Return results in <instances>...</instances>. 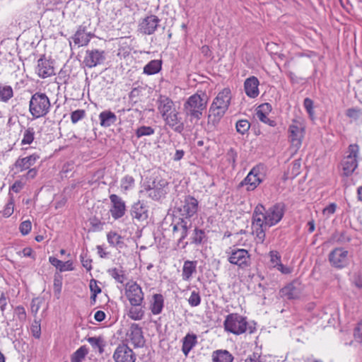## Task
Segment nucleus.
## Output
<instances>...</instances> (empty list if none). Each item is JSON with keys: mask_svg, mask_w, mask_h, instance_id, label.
Instances as JSON below:
<instances>
[{"mask_svg": "<svg viewBox=\"0 0 362 362\" xmlns=\"http://www.w3.org/2000/svg\"><path fill=\"white\" fill-rule=\"evenodd\" d=\"M157 105L158 112L164 120L165 124L174 132L182 133L185 129V124L174 102L165 95H160Z\"/></svg>", "mask_w": 362, "mask_h": 362, "instance_id": "f257e3e1", "label": "nucleus"}, {"mask_svg": "<svg viewBox=\"0 0 362 362\" xmlns=\"http://www.w3.org/2000/svg\"><path fill=\"white\" fill-rule=\"evenodd\" d=\"M231 100L230 90L229 88H224L218 93L214 98L209 110L208 122L213 125L219 122L228 109Z\"/></svg>", "mask_w": 362, "mask_h": 362, "instance_id": "f03ea898", "label": "nucleus"}, {"mask_svg": "<svg viewBox=\"0 0 362 362\" xmlns=\"http://www.w3.org/2000/svg\"><path fill=\"white\" fill-rule=\"evenodd\" d=\"M206 96H202L196 93L191 95L184 104V111L186 116L189 117L190 120H199L201 119L203 111L206 107Z\"/></svg>", "mask_w": 362, "mask_h": 362, "instance_id": "7ed1b4c3", "label": "nucleus"}, {"mask_svg": "<svg viewBox=\"0 0 362 362\" xmlns=\"http://www.w3.org/2000/svg\"><path fill=\"white\" fill-rule=\"evenodd\" d=\"M51 103L45 93L36 92L29 102V112L33 118L37 119L46 116L50 110Z\"/></svg>", "mask_w": 362, "mask_h": 362, "instance_id": "20e7f679", "label": "nucleus"}, {"mask_svg": "<svg viewBox=\"0 0 362 362\" xmlns=\"http://www.w3.org/2000/svg\"><path fill=\"white\" fill-rule=\"evenodd\" d=\"M169 183L163 178H156L151 184L144 186V191L149 198L155 201H160L165 198L169 192Z\"/></svg>", "mask_w": 362, "mask_h": 362, "instance_id": "39448f33", "label": "nucleus"}, {"mask_svg": "<svg viewBox=\"0 0 362 362\" xmlns=\"http://www.w3.org/2000/svg\"><path fill=\"white\" fill-rule=\"evenodd\" d=\"M223 326L226 332L240 335L246 332L247 322L245 317L238 313H231L226 316Z\"/></svg>", "mask_w": 362, "mask_h": 362, "instance_id": "423d86ee", "label": "nucleus"}, {"mask_svg": "<svg viewBox=\"0 0 362 362\" xmlns=\"http://www.w3.org/2000/svg\"><path fill=\"white\" fill-rule=\"evenodd\" d=\"M305 124L299 119H293L288 127V140L291 147L297 151L302 144L303 139L305 135Z\"/></svg>", "mask_w": 362, "mask_h": 362, "instance_id": "0eeeda50", "label": "nucleus"}, {"mask_svg": "<svg viewBox=\"0 0 362 362\" xmlns=\"http://www.w3.org/2000/svg\"><path fill=\"white\" fill-rule=\"evenodd\" d=\"M199 202L197 199L192 196H185L184 199L177 204L176 209L180 214L179 219L191 218L196 215L198 211Z\"/></svg>", "mask_w": 362, "mask_h": 362, "instance_id": "6e6552de", "label": "nucleus"}, {"mask_svg": "<svg viewBox=\"0 0 362 362\" xmlns=\"http://www.w3.org/2000/svg\"><path fill=\"white\" fill-rule=\"evenodd\" d=\"M125 296L131 305H141L144 300L142 288L135 281H129L126 284Z\"/></svg>", "mask_w": 362, "mask_h": 362, "instance_id": "1a4fd4ad", "label": "nucleus"}, {"mask_svg": "<svg viewBox=\"0 0 362 362\" xmlns=\"http://www.w3.org/2000/svg\"><path fill=\"white\" fill-rule=\"evenodd\" d=\"M285 212V206L283 203H276L269 207L264 208V219L266 220V224L272 227L277 224L283 218Z\"/></svg>", "mask_w": 362, "mask_h": 362, "instance_id": "9d476101", "label": "nucleus"}, {"mask_svg": "<svg viewBox=\"0 0 362 362\" xmlns=\"http://www.w3.org/2000/svg\"><path fill=\"white\" fill-rule=\"evenodd\" d=\"M173 232L174 234H177L179 238L177 240V245L182 244V248L185 249L189 244L188 242H184V240L187 237L189 230L192 227V221L187 219H179L178 221L172 224Z\"/></svg>", "mask_w": 362, "mask_h": 362, "instance_id": "9b49d317", "label": "nucleus"}, {"mask_svg": "<svg viewBox=\"0 0 362 362\" xmlns=\"http://www.w3.org/2000/svg\"><path fill=\"white\" fill-rule=\"evenodd\" d=\"M105 59L106 56L104 50L98 49H87L83 63L86 67L91 69L103 64Z\"/></svg>", "mask_w": 362, "mask_h": 362, "instance_id": "f8f14e48", "label": "nucleus"}, {"mask_svg": "<svg viewBox=\"0 0 362 362\" xmlns=\"http://www.w3.org/2000/svg\"><path fill=\"white\" fill-rule=\"evenodd\" d=\"M160 19L156 15H148L139 21L138 30L144 35H152L157 30Z\"/></svg>", "mask_w": 362, "mask_h": 362, "instance_id": "ddd939ff", "label": "nucleus"}, {"mask_svg": "<svg viewBox=\"0 0 362 362\" xmlns=\"http://www.w3.org/2000/svg\"><path fill=\"white\" fill-rule=\"evenodd\" d=\"M348 251L342 247L334 249L329 255V261L332 266L341 269L349 264Z\"/></svg>", "mask_w": 362, "mask_h": 362, "instance_id": "4468645a", "label": "nucleus"}, {"mask_svg": "<svg viewBox=\"0 0 362 362\" xmlns=\"http://www.w3.org/2000/svg\"><path fill=\"white\" fill-rule=\"evenodd\" d=\"M35 72L40 78H46L55 74L54 62L45 55L37 60V64L35 68Z\"/></svg>", "mask_w": 362, "mask_h": 362, "instance_id": "2eb2a0df", "label": "nucleus"}, {"mask_svg": "<svg viewBox=\"0 0 362 362\" xmlns=\"http://www.w3.org/2000/svg\"><path fill=\"white\" fill-rule=\"evenodd\" d=\"M110 200L111 203L110 212L112 217L115 220L122 218L126 212L125 202L120 197L115 194L110 196Z\"/></svg>", "mask_w": 362, "mask_h": 362, "instance_id": "dca6fc26", "label": "nucleus"}, {"mask_svg": "<svg viewBox=\"0 0 362 362\" xmlns=\"http://www.w3.org/2000/svg\"><path fill=\"white\" fill-rule=\"evenodd\" d=\"M250 256L247 250L245 249H233L228 257V261L233 264H236L240 267L249 266Z\"/></svg>", "mask_w": 362, "mask_h": 362, "instance_id": "f3484780", "label": "nucleus"}, {"mask_svg": "<svg viewBox=\"0 0 362 362\" xmlns=\"http://www.w3.org/2000/svg\"><path fill=\"white\" fill-rule=\"evenodd\" d=\"M113 358L115 362H135L136 356L127 344H122L117 347Z\"/></svg>", "mask_w": 362, "mask_h": 362, "instance_id": "a211bd4d", "label": "nucleus"}, {"mask_svg": "<svg viewBox=\"0 0 362 362\" xmlns=\"http://www.w3.org/2000/svg\"><path fill=\"white\" fill-rule=\"evenodd\" d=\"M261 175L259 167H254L240 185L247 186V191L254 190L262 182Z\"/></svg>", "mask_w": 362, "mask_h": 362, "instance_id": "6ab92c4d", "label": "nucleus"}, {"mask_svg": "<svg viewBox=\"0 0 362 362\" xmlns=\"http://www.w3.org/2000/svg\"><path fill=\"white\" fill-rule=\"evenodd\" d=\"M133 218L139 221H146L148 217V209L147 205L140 201L134 203L130 210Z\"/></svg>", "mask_w": 362, "mask_h": 362, "instance_id": "aec40b11", "label": "nucleus"}, {"mask_svg": "<svg viewBox=\"0 0 362 362\" xmlns=\"http://www.w3.org/2000/svg\"><path fill=\"white\" fill-rule=\"evenodd\" d=\"M40 159V156L37 153H33L28 156L18 158L14 163V167L18 172H23L33 166Z\"/></svg>", "mask_w": 362, "mask_h": 362, "instance_id": "412c9836", "label": "nucleus"}, {"mask_svg": "<svg viewBox=\"0 0 362 362\" xmlns=\"http://www.w3.org/2000/svg\"><path fill=\"white\" fill-rule=\"evenodd\" d=\"M281 296L288 299H296L300 297L301 286L298 281H293L281 290Z\"/></svg>", "mask_w": 362, "mask_h": 362, "instance_id": "4be33fe9", "label": "nucleus"}, {"mask_svg": "<svg viewBox=\"0 0 362 362\" xmlns=\"http://www.w3.org/2000/svg\"><path fill=\"white\" fill-rule=\"evenodd\" d=\"M259 81L257 77L252 76L247 78L244 82L245 94L251 98H257L259 94Z\"/></svg>", "mask_w": 362, "mask_h": 362, "instance_id": "5701e85b", "label": "nucleus"}, {"mask_svg": "<svg viewBox=\"0 0 362 362\" xmlns=\"http://www.w3.org/2000/svg\"><path fill=\"white\" fill-rule=\"evenodd\" d=\"M92 36L93 35L90 33H86V27L81 25L78 28L74 35L72 37V40L74 44L77 45L78 47L86 46L90 42Z\"/></svg>", "mask_w": 362, "mask_h": 362, "instance_id": "b1692460", "label": "nucleus"}, {"mask_svg": "<svg viewBox=\"0 0 362 362\" xmlns=\"http://www.w3.org/2000/svg\"><path fill=\"white\" fill-rule=\"evenodd\" d=\"M342 175L349 177L352 175L358 167V160L351 156H346L341 163Z\"/></svg>", "mask_w": 362, "mask_h": 362, "instance_id": "393cba45", "label": "nucleus"}, {"mask_svg": "<svg viewBox=\"0 0 362 362\" xmlns=\"http://www.w3.org/2000/svg\"><path fill=\"white\" fill-rule=\"evenodd\" d=\"M271 110V105L269 103H264L258 107L256 115L257 117L261 122L267 124L271 127H274L276 125V122L274 120L270 119L267 115V112H270Z\"/></svg>", "mask_w": 362, "mask_h": 362, "instance_id": "a878e982", "label": "nucleus"}, {"mask_svg": "<svg viewBox=\"0 0 362 362\" xmlns=\"http://www.w3.org/2000/svg\"><path fill=\"white\" fill-rule=\"evenodd\" d=\"M264 206L262 204L257 205L253 211L252 218V226H269L266 224V220L264 219Z\"/></svg>", "mask_w": 362, "mask_h": 362, "instance_id": "bb28decb", "label": "nucleus"}, {"mask_svg": "<svg viewBox=\"0 0 362 362\" xmlns=\"http://www.w3.org/2000/svg\"><path fill=\"white\" fill-rule=\"evenodd\" d=\"M189 244L194 245H204L207 241L206 232L198 227H194L193 233L189 238Z\"/></svg>", "mask_w": 362, "mask_h": 362, "instance_id": "cd10ccee", "label": "nucleus"}, {"mask_svg": "<svg viewBox=\"0 0 362 362\" xmlns=\"http://www.w3.org/2000/svg\"><path fill=\"white\" fill-rule=\"evenodd\" d=\"M197 261L186 260L182 267V278L184 281H189L192 275L197 272Z\"/></svg>", "mask_w": 362, "mask_h": 362, "instance_id": "c85d7f7f", "label": "nucleus"}, {"mask_svg": "<svg viewBox=\"0 0 362 362\" xmlns=\"http://www.w3.org/2000/svg\"><path fill=\"white\" fill-rule=\"evenodd\" d=\"M345 115L349 119L351 123L362 125V109L358 107L348 108Z\"/></svg>", "mask_w": 362, "mask_h": 362, "instance_id": "c756f323", "label": "nucleus"}, {"mask_svg": "<svg viewBox=\"0 0 362 362\" xmlns=\"http://www.w3.org/2000/svg\"><path fill=\"white\" fill-rule=\"evenodd\" d=\"M197 337L194 334H187L182 339V351L187 356L197 343Z\"/></svg>", "mask_w": 362, "mask_h": 362, "instance_id": "7c9ffc66", "label": "nucleus"}, {"mask_svg": "<svg viewBox=\"0 0 362 362\" xmlns=\"http://www.w3.org/2000/svg\"><path fill=\"white\" fill-rule=\"evenodd\" d=\"M164 306V298L163 295L156 293L153 296V300L150 305V309L153 315L161 313Z\"/></svg>", "mask_w": 362, "mask_h": 362, "instance_id": "2f4dec72", "label": "nucleus"}, {"mask_svg": "<svg viewBox=\"0 0 362 362\" xmlns=\"http://www.w3.org/2000/svg\"><path fill=\"white\" fill-rule=\"evenodd\" d=\"M100 124L102 127H109L117 121V117L111 111H103L99 115Z\"/></svg>", "mask_w": 362, "mask_h": 362, "instance_id": "473e14b6", "label": "nucleus"}, {"mask_svg": "<svg viewBox=\"0 0 362 362\" xmlns=\"http://www.w3.org/2000/svg\"><path fill=\"white\" fill-rule=\"evenodd\" d=\"M49 262L60 272L74 270L73 262L70 260L62 262L54 257H49Z\"/></svg>", "mask_w": 362, "mask_h": 362, "instance_id": "72a5a7b5", "label": "nucleus"}, {"mask_svg": "<svg viewBox=\"0 0 362 362\" xmlns=\"http://www.w3.org/2000/svg\"><path fill=\"white\" fill-rule=\"evenodd\" d=\"M213 362H233V356L227 350H216L212 354Z\"/></svg>", "mask_w": 362, "mask_h": 362, "instance_id": "f704fd0d", "label": "nucleus"}, {"mask_svg": "<svg viewBox=\"0 0 362 362\" xmlns=\"http://www.w3.org/2000/svg\"><path fill=\"white\" fill-rule=\"evenodd\" d=\"M131 339L137 346H141L144 342L141 328L137 324L131 326Z\"/></svg>", "mask_w": 362, "mask_h": 362, "instance_id": "c9c22d12", "label": "nucleus"}, {"mask_svg": "<svg viewBox=\"0 0 362 362\" xmlns=\"http://www.w3.org/2000/svg\"><path fill=\"white\" fill-rule=\"evenodd\" d=\"M162 68V61L158 59H154L150 61L144 67V74L146 75H153L158 73Z\"/></svg>", "mask_w": 362, "mask_h": 362, "instance_id": "e433bc0d", "label": "nucleus"}, {"mask_svg": "<svg viewBox=\"0 0 362 362\" xmlns=\"http://www.w3.org/2000/svg\"><path fill=\"white\" fill-rule=\"evenodd\" d=\"M252 234L255 237L256 243L258 244H262L264 243L266 238V230L269 226H252Z\"/></svg>", "mask_w": 362, "mask_h": 362, "instance_id": "4c0bfd02", "label": "nucleus"}, {"mask_svg": "<svg viewBox=\"0 0 362 362\" xmlns=\"http://www.w3.org/2000/svg\"><path fill=\"white\" fill-rule=\"evenodd\" d=\"M108 243L112 247L122 248L124 245L122 238L120 235L115 231H110L107 235Z\"/></svg>", "mask_w": 362, "mask_h": 362, "instance_id": "58836bf2", "label": "nucleus"}, {"mask_svg": "<svg viewBox=\"0 0 362 362\" xmlns=\"http://www.w3.org/2000/svg\"><path fill=\"white\" fill-rule=\"evenodd\" d=\"M87 341L92 346L93 349H98L99 352L102 354L104 351V347L105 346V342L103 337H91L87 338Z\"/></svg>", "mask_w": 362, "mask_h": 362, "instance_id": "ea45409f", "label": "nucleus"}, {"mask_svg": "<svg viewBox=\"0 0 362 362\" xmlns=\"http://www.w3.org/2000/svg\"><path fill=\"white\" fill-rule=\"evenodd\" d=\"M35 132L33 127H28L23 131V139L21 140V144L22 146L24 145H30L31 144L35 139Z\"/></svg>", "mask_w": 362, "mask_h": 362, "instance_id": "a19ab883", "label": "nucleus"}, {"mask_svg": "<svg viewBox=\"0 0 362 362\" xmlns=\"http://www.w3.org/2000/svg\"><path fill=\"white\" fill-rule=\"evenodd\" d=\"M88 354V349L86 346H81L71 356V362H81Z\"/></svg>", "mask_w": 362, "mask_h": 362, "instance_id": "79ce46f5", "label": "nucleus"}, {"mask_svg": "<svg viewBox=\"0 0 362 362\" xmlns=\"http://www.w3.org/2000/svg\"><path fill=\"white\" fill-rule=\"evenodd\" d=\"M140 306L141 305H132L128 313L129 317L134 320H141L144 315V310Z\"/></svg>", "mask_w": 362, "mask_h": 362, "instance_id": "37998d69", "label": "nucleus"}, {"mask_svg": "<svg viewBox=\"0 0 362 362\" xmlns=\"http://www.w3.org/2000/svg\"><path fill=\"white\" fill-rule=\"evenodd\" d=\"M13 95V88L10 86H3L0 83V100L7 102Z\"/></svg>", "mask_w": 362, "mask_h": 362, "instance_id": "c03bdc74", "label": "nucleus"}, {"mask_svg": "<svg viewBox=\"0 0 362 362\" xmlns=\"http://www.w3.org/2000/svg\"><path fill=\"white\" fill-rule=\"evenodd\" d=\"M107 273L117 282L122 284L126 279L124 272L117 268H112L107 270Z\"/></svg>", "mask_w": 362, "mask_h": 362, "instance_id": "a18cd8bd", "label": "nucleus"}, {"mask_svg": "<svg viewBox=\"0 0 362 362\" xmlns=\"http://www.w3.org/2000/svg\"><path fill=\"white\" fill-rule=\"evenodd\" d=\"M250 124L247 119H240L235 124V128L238 133L245 134L250 129Z\"/></svg>", "mask_w": 362, "mask_h": 362, "instance_id": "49530a36", "label": "nucleus"}, {"mask_svg": "<svg viewBox=\"0 0 362 362\" xmlns=\"http://www.w3.org/2000/svg\"><path fill=\"white\" fill-rule=\"evenodd\" d=\"M155 133L153 128L149 126H141L136 131V136L141 138L144 136H151Z\"/></svg>", "mask_w": 362, "mask_h": 362, "instance_id": "de8ad7c7", "label": "nucleus"}, {"mask_svg": "<svg viewBox=\"0 0 362 362\" xmlns=\"http://www.w3.org/2000/svg\"><path fill=\"white\" fill-rule=\"evenodd\" d=\"M134 185V179L132 176L126 175L121 180V188L124 191H127L132 188Z\"/></svg>", "mask_w": 362, "mask_h": 362, "instance_id": "09e8293b", "label": "nucleus"}, {"mask_svg": "<svg viewBox=\"0 0 362 362\" xmlns=\"http://www.w3.org/2000/svg\"><path fill=\"white\" fill-rule=\"evenodd\" d=\"M89 287L91 292L90 299L95 301L97 295L101 293V288L98 285V281L93 279L90 281Z\"/></svg>", "mask_w": 362, "mask_h": 362, "instance_id": "8fccbe9b", "label": "nucleus"}, {"mask_svg": "<svg viewBox=\"0 0 362 362\" xmlns=\"http://www.w3.org/2000/svg\"><path fill=\"white\" fill-rule=\"evenodd\" d=\"M188 303L192 307L198 306L201 303V297L198 291H193L188 299Z\"/></svg>", "mask_w": 362, "mask_h": 362, "instance_id": "3c124183", "label": "nucleus"}, {"mask_svg": "<svg viewBox=\"0 0 362 362\" xmlns=\"http://www.w3.org/2000/svg\"><path fill=\"white\" fill-rule=\"evenodd\" d=\"M86 116V111L84 110H76L71 114V121L73 124L77 123L78 121L83 119Z\"/></svg>", "mask_w": 362, "mask_h": 362, "instance_id": "603ef678", "label": "nucleus"}, {"mask_svg": "<svg viewBox=\"0 0 362 362\" xmlns=\"http://www.w3.org/2000/svg\"><path fill=\"white\" fill-rule=\"evenodd\" d=\"M227 161L231 165L233 168L235 166V162L238 157V153L235 150L230 148L226 153V155Z\"/></svg>", "mask_w": 362, "mask_h": 362, "instance_id": "864d4df0", "label": "nucleus"}, {"mask_svg": "<svg viewBox=\"0 0 362 362\" xmlns=\"http://www.w3.org/2000/svg\"><path fill=\"white\" fill-rule=\"evenodd\" d=\"M9 196H10L9 200H8V203L6 204V205L4 209V211H3L4 215L6 217H9L13 213L14 200H13V197L11 194V193H9Z\"/></svg>", "mask_w": 362, "mask_h": 362, "instance_id": "5fc2aeb1", "label": "nucleus"}, {"mask_svg": "<svg viewBox=\"0 0 362 362\" xmlns=\"http://www.w3.org/2000/svg\"><path fill=\"white\" fill-rule=\"evenodd\" d=\"M32 228V223L29 220L23 221L19 226V230L23 235H28Z\"/></svg>", "mask_w": 362, "mask_h": 362, "instance_id": "6e6d98bb", "label": "nucleus"}, {"mask_svg": "<svg viewBox=\"0 0 362 362\" xmlns=\"http://www.w3.org/2000/svg\"><path fill=\"white\" fill-rule=\"evenodd\" d=\"M14 315L21 322H25L26 320V312L23 306L18 305L14 309Z\"/></svg>", "mask_w": 362, "mask_h": 362, "instance_id": "4d7b16f0", "label": "nucleus"}, {"mask_svg": "<svg viewBox=\"0 0 362 362\" xmlns=\"http://www.w3.org/2000/svg\"><path fill=\"white\" fill-rule=\"evenodd\" d=\"M303 106L307 111L310 117H313L314 115L313 110V101L309 98H306L303 101Z\"/></svg>", "mask_w": 362, "mask_h": 362, "instance_id": "13d9d810", "label": "nucleus"}, {"mask_svg": "<svg viewBox=\"0 0 362 362\" xmlns=\"http://www.w3.org/2000/svg\"><path fill=\"white\" fill-rule=\"evenodd\" d=\"M354 337L356 341L362 343V320L360 321L354 328Z\"/></svg>", "mask_w": 362, "mask_h": 362, "instance_id": "bf43d9fd", "label": "nucleus"}, {"mask_svg": "<svg viewBox=\"0 0 362 362\" xmlns=\"http://www.w3.org/2000/svg\"><path fill=\"white\" fill-rule=\"evenodd\" d=\"M53 286L54 293L56 295H59L62 287V280L60 276L54 277Z\"/></svg>", "mask_w": 362, "mask_h": 362, "instance_id": "052dcab7", "label": "nucleus"}, {"mask_svg": "<svg viewBox=\"0 0 362 362\" xmlns=\"http://www.w3.org/2000/svg\"><path fill=\"white\" fill-rule=\"evenodd\" d=\"M348 152L349 155L347 156H351L353 158L357 159L359 152V146L356 144H350Z\"/></svg>", "mask_w": 362, "mask_h": 362, "instance_id": "680f3d73", "label": "nucleus"}, {"mask_svg": "<svg viewBox=\"0 0 362 362\" xmlns=\"http://www.w3.org/2000/svg\"><path fill=\"white\" fill-rule=\"evenodd\" d=\"M270 261L274 264H278L281 262V256L277 251H271L269 252Z\"/></svg>", "mask_w": 362, "mask_h": 362, "instance_id": "e2e57ef3", "label": "nucleus"}, {"mask_svg": "<svg viewBox=\"0 0 362 362\" xmlns=\"http://www.w3.org/2000/svg\"><path fill=\"white\" fill-rule=\"evenodd\" d=\"M336 209L337 204L334 203H331L323 209V214L329 216L335 212Z\"/></svg>", "mask_w": 362, "mask_h": 362, "instance_id": "0e129e2a", "label": "nucleus"}, {"mask_svg": "<svg viewBox=\"0 0 362 362\" xmlns=\"http://www.w3.org/2000/svg\"><path fill=\"white\" fill-rule=\"evenodd\" d=\"M38 173V168H32L28 170V172L25 175H24V177L25 180H32L34 179Z\"/></svg>", "mask_w": 362, "mask_h": 362, "instance_id": "69168bd1", "label": "nucleus"}, {"mask_svg": "<svg viewBox=\"0 0 362 362\" xmlns=\"http://www.w3.org/2000/svg\"><path fill=\"white\" fill-rule=\"evenodd\" d=\"M90 224L93 228L94 230L100 231L103 230V226L104 223H102L99 219L94 218L90 220Z\"/></svg>", "mask_w": 362, "mask_h": 362, "instance_id": "338daca9", "label": "nucleus"}, {"mask_svg": "<svg viewBox=\"0 0 362 362\" xmlns=\"http://www.w3.org/2000/svg\"><path fill=\"white\" fill-rule=\"evenodd\" d=\"M245 362H264L261 356L257 354L254 353L252 355L249 356Z\"/></svg>", "mask_w": 362, "mask_h": 362, "instance_id": "774afa93", "label": "nucleus"}]
</instances>
